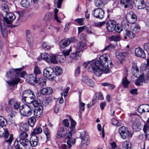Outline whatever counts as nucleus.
I'll return each instance as SVG.
<instances>
[{
	"mask_svg": "<svg viewBox=\"0 0 149 149\" xmlns=\"http://www.w3.org/2000/svg\"><path fill=\"white\" fill-rule=\"evenodd\" d=\"M94 63H91L89 65L88 70L93 72L97 77H100L103 71L105 73H109L110 69L113 66L111 61L108 60L107 55L104 54L101 56L99 59Z\"/></svg>",
	"mask_w": 149,
	"mask_h": 149,
	"instance_id": "f257e3e1",
	"label": "nucleus"
},
{
	"mask_svg": "<svg viewBox=\"0 0 149 149\" xmlns=\"http://www.w3.org/2000/svg\"><path fill=\"white\" fill-rule=\"evenodd\" d=\"M33 111V107L30 104H25L19 107V111L24 116L28 117L31 116Z\"/></svg>",
	"mask_w": 149,
	"mask_h": 149,
	"instance_id": "f03ea898",
	"label": "nucleus"
},
{
	"mask_svg": "<svg viewBox=\"0 0 149 149\" xmlns=\"http://www.w3.org/2000/svg\"><path fill=\"white\" fill-rule=\"evenodd\" d=\"M43 74L45 77L51 80H53L56 76L53 69L51 67H47L44 69Z\"/></svg>",
	"mask_w": 149,
	"mask_h": 149,
	"instance_id": "7ed1b4c3",
	"label": "nucleus"
},
{
	"mask_svg": "<svg viewBox=\"0 0 149 149\" xmlns=\"http://www.w3.org/2000/svg\"><path fill=\"white\" fill-rule=\"evenodd\" d=\"M118 132L121 137L123 139H125L128 137H131L132 136V134L129 132L127 128L124 126L119 128Z\"/></svg>",
	"mask_w": 149,
	"mask_h": 149,
	"instance_id": "20e7f679",
	"label": "nucleus"
},
{
	"mask_svg": "<svg viewBox=\"0 0 149 149\" xmlns=\"http://www.w3.org/2000/svg\"><path fill=\"white\" fill-rule=\"evenodd\" d=\"M22 69V68H21L17 69H12L11 70H9L8 72L6 73V76L8 77H11L13 74V72H14L16 74L19 75L21 77H24L26 75V73L25 71H23L20 72Z\"/></svg>",
	"mask_w": 149,
	"mask_h": 149,
	"instance_id": "39448f33",
	"label": "nucleus"
},
{
	"mask_svg": "<svg viewBox=\"0 0 149 149\" xmlns=\"http://www.w3.org/2000/svg\"><path fill=\"white\" fill-rule=\"evenodd\" d=\"M126 18L128 19H127L128 22L132 24L135 23L137 20L136 15L132 12H130L127 14Z\"/></svg>",
	"mask_w": 149,
	"mask_h": 149,
	"instance_id": "423d86ee",
	"label": "nucleus"
},
{
	"mask_svg": "<svg viewBox=\"0 0 149 149\" xmlns=\"http://www.w3.org/2000/svg\"><path fill=\"white\" fill-rule=\"evenodd\" d=\"M93 15L96 18L101 19L104 17V12L101 8H97L93 10Z\"/></svg>",
	"mask_w": 149,
	"mask_h": 149,
	"instance_id": "0eeeda50",
	"label": "nucleus"
},
{
	"mask_svg": "<svg viewBox=\"0 0 149 149\" xmlns=\"http://www.w3.org/2000/svg\"><path fill=\"white\" fill-rule=\"evenodd\" d=\"M15 18V15L12 13H6V17L3 18L4 21L8 24H11Z\"/></svg>",
	"mask_w": 149,
	"mask_h": 149,
	"instance_id": "6e6552de",
	"label": "nucleus"
},
{
	"mask_svg": "<svg viewBox=\"0 0 149 149\" xmlns=\"http://www.w3.org/2000/svg\"><path fill=\"white\" fill-rule=\"evenodd\" d=\"M116 28V23L113 21L110 20L106 23V28L109 32H113Z\"/></svg>",
	"mask_w": 149,
	"mask_h": 149,
	"instance_id": "1a4fd4ad",
	"label": "nucleus"
},
{
	"mask_svg": "<svg viewBox=\"0 0 149 149\" xmlns=\"http://www.w3.org/2000/svg\"><path fill=\"white\" fill-rule=\"evenodd\" d=\"M80 138L81 139L82 146H84L83 145L85 146H87L89 143V136L86 134H82L80 135Z\"/></svg>",
	"mask_w": 149,
	"mask_h": 149,
	"instance_id": "9d476101",
	"label": "nucleus"
},
{
	"mask_svg": "<svg viewBox=\"0 0 149 149\" xmlns=\"http://www.w3.org/2000/svg\"><path fill=\"white\" fill-rule=\"evenodd\" d=\"M27 99H22V101L23 103L31 104L35 100L36 98L35 96L31 91Z\"/></svg>",
	"mask_w": 149,
	"mask_h": 149,
	"instance_id": "9b49d317",
	"label": "nucleus"
},
{
	"mask_svg": "<svg viewBox=\"0 0 149 149\" xmlns=\"http://www.w3.org/2000/svg\"><path fill=\"white\" fill-rule=\"evenodd\" d=\"M31 136L30 141V146L33 147L36 146L38 144L39 139L35 135H31Z\"/></svg>",
	"mask_w": 149,
	"mask_h": 149,
	"instance_id": "f8f14e48",
	"label": "nucleus"
},
{
	"mask_svg": "<svg viewBox=\"0 0 149 149\" xmlns=\"http://www.w3.org/2000/svg\"><path fill=\"white\" fill-rule=\"evenodd\" d=\"M19 78L17 77H15L11 78L10 81H7L6 82L10 86L12 87L17 84L19 81Z\"/></svg>",
	"mask_w": 149,
	"mask_h": 149,
	"instance_id": "ddd939ff",
	"label": "nucleus"
},
{
	"mask_svg": "<svg viewBox=\"0 0 149 149\" xmlns=\"http://www.w3.org/2000/svg\"><path fill=\"white\" fill-rule=\"evenodd\" d=\"M143 0H134V3L135 6L138 9H142L145 8L146 5L144 3Z\"/></svg>",
	"mask_w": 149,
	"mask_h": 149,
	"instance_id": "4468645a",
	"label": "nucleus"
},
{
	"mask_svg": "<svg viewBox=\"0 0 149 149\" xmlns=\"http://www.w3.org/2000/svg\"><path fill=\"white\" fill-rule=\"evenodd\" d=\"M43 111L42 106H40L39 107H37L35 110L33 111L34 116L37 118L40 117L42 115Z\"/></svg>",
	"mask_w": 149,
	"mask_h": 149,
	"instance_id": "2eb2a0df",
	"label": "nucleus"
},
{
	"mask_svg": "<svg viewBox=\"0 0 149 149\" xmlns=\"http://www.w3.org/2000/svg\"><path fill=\"white\" fill-rule=\"evenodd\" d=\"M0 27L3 36L4 37H6L8 35V30L3 21H0Z\"/></svg>",
	"mask_w": 149,
	"mask_h": 149,
	"instance_id": "dca6fc26",
	"label": "nucleus"
},
{
	"mask_svg": "<svg viewBox=\"0 0 149 149\" xmlns=\"http://www.w3.org/2000/svg\"><path fill=\"white\" fill-rule=\"evenodd\" d=\"M20 143L24 149H29L30 147V141L27 139H20Z\"/></svg>",
	"mask_w": 149,
	"mask_h": 149,
	"instance_id": "f3484780",
	"label": "nucleus"
},
{
	"mask_svg": "<svg viewBox=\"0 0 149 149\" xmlns=\"http://www.w3.org/2000/svg\"><path fill=\"white\" fill-rule=\"evenodd\" d=\"M16 112L14 111L11 112L10 114H8L5 116L6 118L11 123L16 125L15 123L14 118L15 117V115Z\"/></svg>",
	"mask_w": 149,
	"mask_h": 149,
	"instance_id": "a211bd4d",
	"label": "nucleus"
},
{
	"mask_svg": "<svg viewBox=\"0 0 149 149\" xmlns=\"http://www.w3.org/2000/svg\"><path fill=\"white\" fill-rule=\"evenodd\" d=\"M132 127L134 130H136L138 128L139 123H138L137 120L136 119V116L133 115L132 116Z\"/></svg>",
	"mask_w": 149,
	"mask_h": 149,
	"instance_id": "6ab92c4d",
	"label": "nucleus"
},
{
	"mask_svg": "<svg viewBox=\"0 0 149 149\" xmlns=\"http://www.w3.org/2000/svg\"><path fill=\"white\" fill-rule=\"evenodd\" d=\"M135 55L138 57L144 58L146 57V54L140 48H138L135 50Z\"/></svg>",
	"mask_w": 149,
	"mask_h": 149,
	"instance_id": "aec40b11",
	"label": "nucleus"
},
{
	"mask_svg": "<svg viewBox=\"0 0 149 149\" xmlns=\"http://www.w3.org/2000/svg\"><path fill=\"white\" fill-rule=\"evenodd\" d=\"M9 133L7 129H5L2 126H0V138L4 136L6 139L8 138Z\"/></svg>",
	"mask_w": 149,
	"mask_h": 149,
	"instance_id": "412c9836",
	"label": "nucleus"
},
{
	"mask_svg": "<svg viewBox=\"0 0 149 149\" xmlns=\"http://www.w3.org/2000/svg\"><path fill=\"white\" fill-rule=\"evenodd\" d=\"M81 81H82L84 82L88 85L91 87H93L94 85V82L90 79H89L88 77L86 76L85 77L83 76L81 79Z\"/></svg>",
	"mask_w": 149,
	"mask_h": 149,
	"instance_id": "4be33fe9",
	"label": "nucleus"
},
{
	"mask_svg": "<svg viewBox=\"0 0 149 149\" xmlns=\"http://www.w3.org/2000/svg\"><path fill=\"white\" fill-rule=\"evenodd\" d=\"M37 76L34 74L29 75L28 78V82L30 84H36L37 82Z\"/></svg>",
	"mask_w": 149,
	"mask_h": 149,
	"instance_id": "5701e85b",
	"label": "nucleus"
},
{
	"mask_svg": "<svg viewBox=\"0 0 149 149\" xmlns=\"http://www.w3.org/2000/svg\"><path fill=\"white\" fill-rule=\"evenodd\" d=\"M40 92L43 95H50L52 93L53 90L50 87H46L41 89Z\"/></svg>",
	"mask_w": 149,
	"mask_h": 149,
	"instance_id": "b1692460",
	"label": "nucleus"
},
{
	"mask_svg": "<svg viewBox=\"0 0 149 149\" xmlns=\"http://www.w3.org/2000/svg\"><path fill=\"white\" fill-rule=\"evenodd\" d=\"M70 42L68 39H63L62 40L59 42V46L61 48L63 49L69 46Z\"/></svg>",
	"mask_w": 149,
	"mask_h": 149,
	"instance_id": "393cba45",
	"label": "nucleus"
},
{
	"mask_svg": "<svg viewBox=\"0 0 149 149\" xmlns=\"http://www.w3.org/2000/svg\"><path fill=\"white\" fill-rule=\"evenodd\" d=\"M143 131L145 133V138L146 140H149V125L146 124L144 125Z\"/></svg>",
	"mask_w": 149,
	"mask_h": 149,
	"instance_id": "a878e982",
	"label": "nucleus"
},
{
	"mask_svg": "<svg viewBox=\"0 0 149 149\" xmlns=\"http://www.w3.org/2000/svg\"><path fill=\"white\" fill-rule=\"evenodd\" d=\"M83 52V50H81L79 51H76L75 52L72 53L70 55V57L74 59H78L81 56V54L80 53L81 52L82 53Z\"/></svg>",
	"mask_w": 149,
	"mask_h": 149,
	"instance_id": "bb28decb",
	"label": "nucleus"
},
{
	"mask_svg": "<svg viewBox=\"0 0 149 149\" xmlns=\"http://www.w3.org/2000/svg\"><path fill=\"white\" fill-rule=\"evenodd\" d=\"M27 40L29 44H30L33 41V39L32 37L30 31L26 30V31Z\"/></svg>",
	"mask_w": 149,
	"mask_h": 149,
	"instance_id": "cd10ccee",
	"label": "nucleus"
},
{
	"mask_svg": "<svg viewBox=\"0 0 149 149\" xmlns=\"http://www.w3.org/2000/svg\"><path fill=\"white\" fill-rule=\"evenodd\" d=\"M29 125L26 123H22L19 125V129L22 131H26L28 130Z\"/></svg>",
	"mask_w": 149,
	"mask_h": 149,
	"instance_id": "c85d7f7f",
	"label": "nucleus"
},
{
	"mask_svg": "<svg viewBox=\"0 0 149 149\" xmlns=\"http://www.w3.org/2000/svg\"><path fill=\"white\" fill-rule=\"evenodd\" d=\"M122 147L123 149H132L131 142L129 141H125L123 143Z\"/></svg>",
	"mask_w": 149,
	"mask_h": 149,
	"instance_id": "c756f323",
	"label": "nucleus"
},
{
	"mask_svg": "<svg viewBox=\"0 0 149 149\" xmlns=\"http://www.w3.org/2000/svg\"><path fill=\"white\" fill-rule=\"evenodd\" d=\"M33 106L36 108L37 107H39L40 106H42V103L41 100L39 99H37L36 100H34L33 101Z\"/></svg>",
	"mask_w": 149,
	"mask_h": 149,
	"instance_id": "7c9ffc66",
	"label": "nucleus"
},
{
	"mask_svg": "<svg viewBox=\"0 0 149 149\" xmlns=\"http://www.w3.org/2000/svg\"><path fill=\"white\" fill-rule=\"evenodd\" d=\"M131 29L134 32L137 33L139 31L141 27L139 24H136L132 25L131 27Z\"/></svg>",
	"mask_w": 149,
	"mask_h": 149,
	"instance_id": "2f4dec72",
	"label": "nucleus"
},
{
	"mask_svg": "<svg viewBox=\"0 0 149 149\" xmlns=\"http://www.w3.org/2000/svg\"><path fill=\"white\" fill-rule=\"evenodd\" d=\"M46 79L44 78L40 77L39 78V80L37 82L40 86L42 87L45 86L46 85Z\"/></svg>",
	"mask_w": 149,
	"mask_h": 149,
	"instance_id": "473e14b6",
	"label": "nucleus"
},
{
	"mask_svg": "<svg viewBox=\"0 0 149 149\" xmlns=\"http://www.w3.org/2000/svg\"><path fill=\"white\" fill-rule=\"evenodd\" d=\"M86 44L82 42H79L77 43L76 48L77 49H82L85 48H86Z\"/></svg>",
	"mask_w": 149,
	"mask_h": 149,
	"instance_id": "72a5a7b5",
	"label": "nucleus"
},
{
	"mask_svg": "<svg viewBox=\"0 0 149 149\" xmlns=\"http://www.w3.org/2000/svg\"><path fill=\"white\" fill-rule=\"evenodd\" d=\"M42 132V129L40 127H37L35 128L31 135H35L41 133Z\"/></svg>",
	"mask_w": 149,
	"mask_h": 149,
	"instance_id": "f704fd0d",
	"label": "nucleus"
},
{
	"mask_svg": "<svg viewBox=\"0 0 149 149\" xmlns=\"http://www.w3.org/2000/svg\"><path fill=\"white\" fill-rule=\"evenodd\" d=\"M47 62H51L53 63H56V56L55 55L49 56V58L48 59Z\"/></svg>",
	"mask_w": 149,
	"mask_h": 149,
	"instance_id": "c9c22d12",
	"label": "nucleus"
},
{
	"mask_svg": "<svg viewBox=\"0 0 149 149\" xmlns=\"http://www.w3.org/2000/svg\"><path fill=\"white\" fill-rule=\"evenodd\" d=\"M143 77L141 76H140L135 81V84L136 85H141L143 82L144 81Z\"/></svg>",
	"mask_w": 149,
	"mask_h": 149,
	"instance_id": "e433bc0d",
	"label": "nucleus"
},
{
	"mask_svg": "<svg viewBox=\"0 0 149 149\" xmlns=\"http://www.w3.org/2000/svg\"><path fill=\"white\" fill-rule=\"evenodd\" d=\"M31 91L27 90H26L23 91L22 93V99H27L29 95L31 93Z\"/></svg>",
	"mask_w": 149,
	"mask_h": 149,
	"instance_id": "4c0bfd02",
	"label": "nucleus"
},
{
	"mask_svg": "<svg viewBox=\"0 0 149 149\" xmlns=\"http://www.w3.org/2000/svg\"><path fill=\"white\" fill-rule=\"evenodd\" d=\"M20 4L22 7L26 8L30 6V3L28 0H22Z\"/></svg>",
	"mask_w": 149,
	"mask_h": 149,
	"instance_id": "58836bf2",
	"label": "nucleus"
},
{
	"mask_svg": "<svg viewBox=\"0 0 149 149\" xmlns=\"http://www.w3.org/2000/svg\"><path fill=\"white\" fill-rule=\"evenodd\" d=\"M7 124L6 120L3 117L0 116V126H5Z\"/></svg>",
	"mask_w": 149,
	"mask_h": 149,
	"instance_id": "ea45409f",
	"label": "nucleus"
},
{
	"mask_svg": "<svg viewBox=\"0 0 149 149\" xmlns=\"http://www.w3.org/2000/svg\"><path fill=\"white\" fill-rule=\"evenodd\" d=\"M52 15L50 13L48 12L45 15L44 19L45 21H48L52 19Z\"/></svg>",
	"mask_w": 149,
	"mask_h": 149,
	"instance_id": "a19ab883",
	"label": "nucleus"
},
{
	"mask_svg": "<svg viewBox=\"0 0 149 149\" xmlns=\"http://www.w3.org/2000/svg\"><path fill=\"white\" fill-rule=\"evenodd\" d=\"M122 83L123 87L125 88L127 87L128 85L130 84V82L128 81L126 77H124L123 78Z\"/></svg>",
	"mask_w": 149,
	"mask_h": 149,
	"instance_id": "79ce46f5",
	"label": "nucleus"
},
{
	"mask_svg": "<svg viewBox=\"0 0 149 149\" xmlns=\"http://www.w3.org/2000/svg\"><path fill=\"white\" fill-rule=\"evenodd\" d=\"M58 132L62 134L63 136H65L67 133V129L65 127H63L61 128Z\"/></svg>",
	"mask_w": 149,
	"mask_h": 149,
	"instance_id": "37998d69",
	"label": "nucleus"
},
{
	"mask_svg": "<svg viewBox=\"0 0 149 149\" xmlns=\"http://www.w3.org/2000/svg\"><path fill=\"white\" fill-rule=\"evenodd\" d=\"M36 122V119L34 117H31L28 120V123L31 126H33Z\"/></svg>",
	"mask_w": 149,
	"mask_h": 149,
	"instance_id": "c03bdc74",
	"label": "nucleus"
},
{
	"mask_svg": "<svg viewBox=\"0 0 149 149\" xmlns=\"http://www.w3.org/2000/svg\"><path fill=\"white\" fill-rule=\"evenodd\" d=\"M95 5L97 8H102L104 6L101 0H96L95 2Z\"/></svg>",
	"mask_w": 149,
	"mask_h": 149,
	"instance_id": "a18cd8bd",
	"label": "nucleus"
},
{
	"mask_svg": "<svg viewBox=\"0 0 149 149\" xmlns=\"http://www.w3.org/2000/svg\"><path fill=\"white\" fill-rule=\"evenodd\" d=\"M63 0H55L54 5L58 8H60L63 1Z\"/></svg>",
	"mask_w": 149,
	"mask_h": 149,
	"instance_id": "49530a36",
	"label": "nucleus"
},
{
	"mask_svg": "<svg viewBox=\"0 0 149 149\" xmlns=\"http://www.w3.org/2000/svg\"><path fill=\"white\" fill-rule=\"evenodd\" d=\"M76 125L75 122L73 120H71V125L70 126V129L71 132H75V130L74 128Z\"/></svg>",
	"mask_w": 149,
	"mask_h": 149,
	"instance_id": "de8ad7c7",
	"label": "nucleus"
},
{
	"mask_svg": "<svg viewBox=\"0 0 149 149\" xmlns=\"http://www.w3.org/2000/svg\"><path fill=\"white\" fill-rule=\"evenodd\" d=\"M84 18H81L76 19L74 21L75 22L78 23L80 25L82 26L84 24Z\"/></svg>",
	"mask_w": 149,
	"mask_h": 149,
	"instance_id": "09e8293b",
	"label": "nucleus"
},
{
	"mask_svg": "<svg viewBox=\"0 0 149 149\" xmlns=\"http://www.w3.org/2000/svg\"><path fill=\"white\" fill-rule=\"evenodd\" d=\"M57 63L58 61L60 63L63 62L65 60L64 56L61 55H58L56 56Z\"/></svg>",
	"mask_w": 149,
	"mask_h": 149,
	"instance_id": "8fccbe9b",
	"label": "nucleus"
},
{
	"mask_svg": "<svg viewBox=\"0 0 149 149\" xmlns=\"http://www.w3.org/2000/svg\"><path fill=\"white\" fill-rule=\"evenodd\" d=\"M81 100L79 99V112L81 113L82 111H84V108H83L85 105V104L82 102H80Z\"/></svg>",
	"mask_w": 149,
	"mask_h": 149,
	"instance_id": "3c124183",
	"label": "nucleus"
},
{
	"mask_svg": "<svg viewBox=\"0 0 149 149\" xmlns=\"http://www.w3.org/2000/svg\"><path fill=\"white\" fill-rule=\"evenodd\" d=\"M28 136V134L26 132H22L19 135V137L20 139H26V138Z\"/></svg>",
	"mask_w": 149,
	"mask_h": 149,
	"instance_id": "603ef678",
	"label": "nucleus"
},
{
	"mask_svg": "<svg viewBox=\"0 0 149 149\" xmlns=\"http://www.w3.org/2000/svg\"><path fill=\"white\" fill-rule=\"evenodd\" d=\"M1 7L2 10L6 12V13L9 12V8L7 5L5 3H2L1 5Z\"/></svg>",
	"mask_w": 149,
	"mask_h": 149,
	"instance_id": "864d4df0",
	"label": "nucleus"
},
{
	"mask_svg": "<svg viewBox=\"0 0 149 149\" xmlns=\"http://www.w3.org/2000/svg\"><path fill=\"white\" fill-rule=\"evenodd\" d=\"M97 99L102 100L104 99V97L102 94L101 92H97L95 93Z\"/></svg>",
	"mask_w": 149,
	"mask_h": 149,
	"instance_id": "5fc2aeb1",
	"label": "nucleus"
},
{
	"mask_svg": "<svg viewBox=\"0 0 149 149\" xmlns=\"http://www.w3.org/2000/svg\"><path fill=\"white\" fill-rule=\"evenodd\" d=\"M109 40L111 41H117L120 40V38L118 36H112L109 38Z\"/></svg>",
	"mask_w": 149,
	"mask_h": 149,
	"instance_id": "6e6d98bb",
	"label": "nucleus"
},
{
	"mask_svg": "<svg viewBox=\"0 0 149 149\" xmlns=\"http://www.w3.org/2000/svg\"><path fill=\"white\" fill-rule=\"evenodd\" d=\"M49 55L46 53H43L41 55V58L47 62L48 61V59H49Z\"/></svg>",
	"mask_w": 149,
	"mask_h": 149,
	"instance_id": "4d7b16f0",
	"label": "nucleus"
},
{
	"mask_svg": "<svg viewBox=\"0 0 149 149\" xmlns=\"http://www.w3.org/2000/svg\"><path fill=\"white\" fill-rule=\"evenodd\" d=\"M59 10L56 8L54 11V18L55 20H56L57 22H61L60 20L58 19L57 15V13Z\"/></svg>",
	"mask_w": 149,
	"mask_h": 149,
	"instance_id": "13d9d810",
	"label": "nucleus"
},
{
	"mask_svg": "<svg viewBox=\"0 0 149 149\" xmlns=\"http://www.w3.org/2000/svg\"><path fill=\"white\" fill-rule=\"evenodd\" d=\"M34 72L35 75L37 76V75L40 74L41 72L40 69L38 67L37 65L35 66Z\"/></svg>",
	"mask_w": 149,
	"mask_h": 149,
	"instance_id": "bf43d9fd",
	"label": "nucleus"
},
{
	"mask_svg": "<svg viewBox=\"0 0 149 149\" xmlns=\"http://www.w3.org/2000/svg\"><path fill=\"white\" fill-rule=\"evenodd\" d=\"M126 35L128 37L130 38H132L134 37L135 35L131 31H128L126 30Z\"/></svg>",
	"mask_w": 149,
	"mask_h": 149,
	"instance_id": "052dcab7",
	"label": "nucleus"
},
{
	"mask_svg": "<svg viewBox=\"0 0 149 149\" xmlns=\"http://www.w3.org/2000/svg\"><path fill=\"white\" fill-rule=\"evenodd\" d=\"M44 132L46 135L47 139L50 138V133L49 129L46 127H45L44 130Z\"/></svg>",
	"mask_w": 149,
	"mask_h": 149,
	"instance_id": "680f3d73",
	"label": "nucleus"
},
{
	"mask_svg": "<svg viewBox=\"0 0 149 149\" xmlns=\"http://www.w3.org/2000/svg\"><path fill=\"white\" fill-rule=\"evenodd\" d=\"M71 50V47H70V49L68 50H64L62 52V53L65 57L68 56Z\"/></svg>",
	"mask_w": 149,
	"mask_h": 149,
	"instance_id": "e2e57ef3",
	"label": "nucleus"
},
{
	"mask_svg": "<svg viewBox=\"0 0 149 149\" xmlns=\"http://www.w3.org/2000/svg\"><path fill=\"white\" fill-rule=\"evenodd\" d=\"M122 23L123 27L126 30H127L129 29V26L127 22H125L123 21L122 22Z\"/></svg>",
	"mask_w": 149,
	"mask_h": 149,
	"instance_id": "0e129e2a",
	"label": "nucleus"
},
{
	"mask_svg": "<svg viewBox=\"0 0 149 149\" xmlns=\"http://www.w3.org/2000/svg\"><path fill=\"white\" fill-rule=\"evenodd\" d=\"M131 70L132 72L134 73H136L138 72L139 69L137 68L136 65V64H134L132 66Z\"/></svg>",
	"mask_w": 149,
	"mask_h": 149,
	"instance_id": "69168bd1",
	"label": "nucleus"
},
{
	"mask_svg": "<svg viewBox=\"0 0 149 149\" xmlns=\"http://www.w3.org/2000/svg\"><path fill=\"white\" fill-rule=\"evenodd\" d=\"M86 32L89 34L92 35L95 34L94 31L91 27H89L86 26Z\"/></svg>",
	"mask_w": 149,
	"mask_h": 149,
	"instance_id": "338daca9",
	"label": "nucleus"
},
{
	"mask_svg": "<svg viewBox=\"0 0 149 149\" xmlns=\"http://www.w3.org/2000/svg\"><path fill=\"white\" fill-rule=\"evenodd\" d=\"M13 146L16 149H22V148L20 147V146L19 144V142L17 140H15Z\"/></svg>",
	"mask_w": 149,
	"mask_h": 149,
	"instance_id": "774afa93",
	"label": "nucleus"
}]
</instances>
